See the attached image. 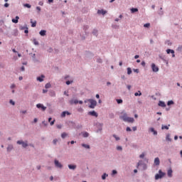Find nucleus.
Returning <instances> with one entry per match:
<instances>
[{
    "label": "nucleus",
    "mask_w": 182,
    "mask_h": 182,
    "mask_svg": "<svg viewBox=\"0 0 182 182\" xmlns=\"http://www.w3.org/2000/svg\"><path fill=\"white\" fill-rule=\"evenodd\" d=\"M114 174H117V171L116 170L112 171V175L114 176Z\"/></svg>",
    "instance_id": "44"
},
{
    "label": "nucleus",
    "mask_w": 182,
    "mask_h": 182,
    "mask_svg": "<svg viewBox=\"0 0 182 182\" xmlns=\"http://www.w3.org/2000/svg\"><path fill=\"white\" fill-rule=\"evenodd\" d=\"M53 2V0H48V4H52Z\"/></svg>",
    "instance_id": "63"
},
{
    "label": "nucleus",
    "mask_w": 182,
    "mask_h": 182,
    "mask_svg": "<svg viewBox=\"0 0 182 182\" xmlns=\"http://www.w3.org/2000/svg\"><path fill=\"white\" fill-rule=\"evenodd\" d=\"M50 96H51V97H55V96H56V93H55L54 91H52L50 93Z\"/></svg>",
    "instance_id": "21"
},
{
    "label": "nucleus",
    "mask_w": 182,
    "mask_h": 182,
    "mask_svg": "<svg viewBox=\"0 0 182 182\" xmlns=\"http://www.w3.org/2000/svg\"><path fill=\"white\" fill-rule=\"evenodd\" d=\"M21 70L23 72L25 70V67L24 66H22Z\"/></svg>",
    "instance_id": "60"
},
{
    "label": "nucleus",
    "mask_w": 182,
    "mask_h": 182,
    "mask_svg": "<svg viewBox=\"0 0 182 182\" xmlns=\"http://www.w3.org/2000/svg\"><path fill=\"white\" fill-rule=\"evenodd\" d=\"M17 144H21L22 147H24V149L28 147V142L27 141L25 142V141H22V140L17 141Z\"/></svg>",
    "instance_id": "4"
},
{
    "label": "nucleus",
    "mask_w": 182,
    "mask_h": 182,
    "mask_svg": "<svg viewBox=\"0 0 182 182\" xmlns=\"http://www.w3.org/2000/svg\"><path fill=\"white\" fill-rule=\"evenodd\" d=\"M45 77V75H41V77H37V80H38V82H43V78Z\"/></svg>",
    "instance_id": "15"
},
{
    "label": "nucleus",
    "mask_w": 182,
    "mask_h": 182,
    "mask_svg": "<svg viewBox=\"0 0 182 182\" xmlns=\"http://www.w3.org/2000/svg\"><path fill=\"white\" fill-rule=\"evenodd\" d=\"M117 150H122V146H117Z\"/></svg>",
    "instance_id": "55"
},
{
    "label": "nucleus",
    "mask_w": 182,
    "mask_h": 182,
    "mask_svg": "<svg viewBox=\"0 0 182 182\" xmlns=\"http://www.w3.org/2000/svg\"><path fill=\"white\" fill-rule=\"evenodd\" d=\"M141 65L142 66H146V62L142 61L141 63Z\"/></svg>",
    "instance_id": "46"
},
{
    "label": "nucleus",
    "mask_w": 182,
    "mask_h": 182,
    "mask_svg": "<svg viewBox=\"0 0 182 182\" xmlns=\"http://www.w3.org/2000/svg\"><path fill=\"white\" fill-rule=\"evenodd\" d=\"M150 132H151L155 136H156L157 132L154 130V128H150Z\"/></svg>",
    "instance_id": "18"
},
{
    "label": "nucleus",
    "mask_w": 182,
    "mask_h": 182,
    "mask_svg": "<svg viewBox=\"0 0 182 182\" xmlns=\"http://www.w3.org/2000/svg\"><path fill=\"white\" fill-rule=\"evenodd\" d=\"M128 90H130L132 89V86L131 85H127V86Z\"/></svg>",
    "instance_id": "51"
},
{
    "label": "nucleus",
    "mask_w": 182,
    "mask_h": 182,
    "mask_svg": "<svg viewBox=\"0 0 182 182\" xmlns=\"http://www.w3.org/2000/svg\"><path fill=\"white\" fill-rule=\"evenodd\" d=\"M151 69L153 72H159V67L157 65H156V64L152 63L151 65Z\"/></svg>",
    "instance_id": "5"
},
{
    "label": "nucleus",
    "mask_w": 182,
    "mask_h": 182,
    "mask_svg": "<svg viewBox=\"0 0 182 182\" xmlns=\"http://www.w3.org/2000/svg\"><path fill=\"white\" fill-rule=\"evenodd\" d=\"M54 163H55L56 167H58V168H62V167H63L62 164H60L59 162V161L55 160Z\"/></svg>",
    "instance_id": "7"
},
{
    "label": "nucleus",
    "mask_w": 182,
    "mask_h": 182,
    "mask_svg": "<svg viewBox=\"0 0 182 182\" xmlns=\"http://www.w3.org/2000/svg\"><path fill=\"white\" fill-rule=\"evenodd\" d=\"M121 119L127 123H134V118L127 117V114H124L123 116L121 117Z\"/></svg>",
    "instance_id": "1"
},
{
    "label": "nucleus",
    "mask_w": 182,
    "mask_h": 182,
    "mask_svg": "<svg viewBox=\"0 0 182 182\" xmlns=\"http://www.w3.org/2000/svg\"><path fill=\"white\" fill-rule=\"evenodd\" d=\"M98 14H102V15H106V11L105 10H98Z\"/></svg>",
    "instance_id": "20"
},
{
    "label": "nucleus",
    "mask_w": 182,
    "mask_h": 182,
    "mask_svg": "<svg viewBox=\"0 0 182 182\" xmlns=\"http://www.w3.org/2000/svg\"><path fill=\"white\" fill-rule=\"evenodd\" d=\"M134 96H141V92L138 91V92H135Z\"/></svg>",
    "instance_id": "26"
},
{
    "label": "nucleus",
    "mask_w": 182,
    "mask_h": 182,
    "mask_svg": "<svg viewBox=\"0 0 182 182\" xmlns=\"http://www.w3.org/2000/svg\"><path fill=\"white\" fill-rule=\"evenodd\" d=\"M166 140H167V141H171V138H170L169 135L166 136Z\"/></svg>",
    "instance_id": "35"
},
{
    "label": "nucleus",
    "mask_w": 182,
    "mask_h": 182,
    "mask_svg": "<svg viewBox=\"0 0 182 182\" xmlns=\"http://www.w3.org/2000/svg\"><path fill=\"white\" fill-rule=\"evenodd\" d=\"M92 33H93L94 35H96V34L97 33V31L94 30L93 32H92Z\"/></svg>",
    "instance_id": "52"
},
{
    "label": "nucleus",
    "mask_w": 182,
    "mask_h": 182,
    "mask_svg": "<svg viewBox=\"0 0 182 182\" xmlns=\"http://www.w3.org/2000/svg\"><path fill=\"white\" fill-rule=\"evenodd\" d=\"M117 102L120 105V103H123V100H117Z\"/></svg>",
    "instance_id": "37"
},
{
    "label": "nucleus",
    "mask_w": 182,
    "mask_h": 182,
    "mask_svg": "<svg viewBox=\"0 0 182 182\" xmlns=\"http://www.w3.org/2000/svg\"><path fill=\"white\" fill-rule=\"evenodd\" d=\"M18 19H19V16H16V18H13V19H12L13 23H18Z\"/></svg>",
    "instance_id": "12"
},
{
    "label": "nucleus",
    "mask_w": 182,
    "mask_h": 182,
    "mask_svg": "<svg viewBox=\"0 0 182 182\" xmlns=\"http://www.w3.org/2000/svg\"><path fill=\"white\" fill-rule=\"evenodd\" d=\"M159 106H160L161 107H166V103H164V102L163 101H159Z\"/></svg>",
    "instance_id": "13"
},
{
    "label": "nucleus",
    "mask_w": 182,
    "mask_h": 182,
    "mask_svg": "<svg viewBox=\"0 0 182 182\" xmlns=\"http://www.w3.org/2000/svg\"><path fill=\"white\" fill-rule=\"evenodd\" d=\"M106 177H107V174L104 173V174L102 176V180H106Z\"/></svg>",
    "instance_id": "31"
},
{
    "label": "nucleus",
    "mask_w": 182,
    "mask_h": 182,
    "mask_svg": "<svg viewBox=\"0 0 182 182\" xmlns=\"http://www.w3.org/2000/svg\"><path fill=\"white\" fill-rule=\"evenodd\" d=\"M139 55H136L134 56V59H139Z\"/></svg>",
    "instance_id": "58"
},
{
    "label": "nucleus",
    "mask_w": 182,
    "mask_h": 182,
    "mask_svg": "<svg viewBox=\"0 0 182 182\" xmlns=\"http://www.w3.org/2000/svg\"><path fill=\"white\" fill-rule=\"evenodd\" d=\"M154 164L155 166H160V159H159V157L155 158Z\"/></svg>",
    "instance_id": "10"
},
{
    "label": "nucleus",
    "mask_w": 182,
    "mask_h": 182,
    "mask_svg": "<svg viewBox=\"0 0 182 182\" xmlns=\"http://www.w3.org/2000/svg\"><path fill=\"white\" fill-rule=\"evenodd\" d=\"M132 131V129L130 127H127V132H131Z\"/></svg>",
    "instance_id": "48"
},
{
    "label": "nucleus",
    "mask_w": 182,
    "mask_h": 182,
    "mask_svg": "<svg viewBox=\"0 0 182 182\" xmlns=\"http://www.w3.org/2000/svg\"><path fill=\"white\" fill-rule=\"evenodd\" d=\"M113 137H114V139L117 141V140H120V138L119 136H117L116 135H113Z\"/></svg>",
    "instance_id": "39"
},
{
    "label": "nucleus",
    "mask_w": 182,
    "mask_h": 182,
    "mask_svg": "<svg viewBox=\"0 0 182 182\" xmlns=\"http://www.w3.org/2000/svg\"><path fill=\"white\" fill-rule=\"evenodd\" d=\"M57 129H62V125L60 124L57 125Z\"/></svg>",
    "instance_id": "49"
},
{
    "label": "nucleus",
    "mask_w": 182,
    "mask_h": 182,
    "mask_svg": "<svg viewBox=\"0 0 182 182\" xmlns=\"http://www.w3.org/2000/svg\"><path fill=\"white\" fill-rule=\"evenodd\" d=\"M66 85H70L71 83H73V80H68V81H66Z\"/></svg>",
    "instance_id": "33"
},
{
    "label": "nucleus",
    "mask_w": 182,
    "mask_h": 182,
    "mask_svg": "<svg viewBox=\"0 0 182 182\" xmlns=\"http://www.w3.org/2000/svg\"><path fill=\"white\" fill-rule=\"evenodd\" d=\"M53 144H56V143H58V139H53Z\"/></svg>",
    "instance_id": "40"
},
{
    "label": "nucleus",
    "mask_w": 182,
    "mask_h": 182,
    "mask_svg": "<svg viewBox=\"0 0 182 182\" xmlns=\"http://www.w3.org/2000/svg\"><path fill=\"white\" fill-rule=\"evenodd\" d=\"M36 9H37V11H38V12H41V7L37 6V7H36Z\"/></svg>",
    "instance_id": "53"
},
{
    "label": "nucleus",
    "mask_w": 182,
    "mask_h": 182,
    "mask_svg": "<svg viewBox=\"0 0 182 182\" xmlns=\"http://www.w3.org/2000/svg\"><path fill=\"white\" fill-rule=\"evenodd\" d=\"M95 97L97 99H100V95H99V94H97Z\"/></svg>",
    "instance_id": "54"
},
{
    "label": "nucleus",
    "mask_w": 182,
    "mask_h": 182,
    "mask_svg": "<svg viewBox=\"0 0 182 182\" xmlns=\"http://www.w3.org/2000/svg\"><path fill=\"white\" fill-rule=\"evenodd\" d=\"M168 176L169 177H172V176H173V170L169 169V170L168 171Z\"/></svg>",
    "instance_id": "17"
},
{
    "label": "nucleus",
    "mask_w": 182,
    "mask_h": 182,
    "mask_svg": "<svg viewBox=\"0 0 182 182\" xmlns=\"http://www.w3.org/2000/svg\"><path fill=\"white\" fill-rule=\"evenodd\" d=\"M33 43H34V45H39V42H38V41H36V39L33 40Z\"/></svg>",
    "instance_id": "38"
},
{
    "label": "nucleus",
    "mask_w": 182,
    "mask_h": 182,
    "mask_svg": "<svg viewBox=\"0 0 182 182\" xmlns=\"http://www.w3.org/2000/svg\"><path fill=\"white\" fill-rule=\"evenodd\" d=\"M79 103V100H70V105H77Z\"/></svg>",
    "instance_id": "11"
},
{
    "label": "nucleus",
    "mask_w": 182,
    "mask_h": 182,
    "mask_svg": "<svg viewBox=\"0 0 182 182\" xmlns=\"http://www.w3.org/2000/svg\"><path fill=\"white\" fill-rule=\"evenodd\" d=\"M4 6H5V8H8V6H9V4L6 3V4H4Z\"/></svg>",
    "instance_id": "50"
},
{
    "label": "nucleus",
    "mask_w": 182,
    "mask_h": 182,
    "mask_svg": "<svg viewBox=\"0 0 182 182\" xmlns=\"http://www.w3.org/2000/svg\"><path fill=\"white\" fill-rule=\"evenodd\" d=\"M10 103H11V105H12L13 106H15V102H14L12 100H10Z\"/></svg>",
    "instance_id": "43"
},
{
    "label": "nucleus",
    "mask_w": 182,
    "mask_h": 182,
    "mask_svg": "<svg viewBox=\"0 0 182 182\" xmlns=\"http://www.w3.org/2000/svg\"><path fill=\"white\" fill-rule=\"evenodd\" d=\"M78 103H79L80 105H83V101H78Z\"/></svg>",
    "instance_id": "61"
},
{
    "label": "nucleus",
    "mask_w": 182,
    "mask_h": 182,
    "mask_svg": "<svg viewBox=\"0 0 182 182\" xmlns=\"http://www.w3.org/2000/svg\"><path fill=\"white\" fill-rule=\"evenodd\" d=\"M144 28H150V23H147L144 25Z\"/></svg>",
    "instance_id": "32"
},
{
    "label": "nucleus",
    "mask_w": 182,
    "mask_h": 182,
    "mask_svg": "<svg viewBox=\"0 0 182 182\" xmlns=\"http://www.w3.org/2000/svg\"><path fill=\"white\" fill-rule=\"evenodd\" d=\"M82 147H85V149H90V146L85 144H82Z\"/></svg>",
    "instance_id": "23"
},
{
    "label": "nucleus",
    "mask_w": 182,
    "mask_h": 182,
    "mask_svg": "<svg viewBox=\"0 0 182 182\" xmlns=\"http://www.w3.org/2000/svg\"><path fill=\"white\" fill-rule=\"evenodd\" d=\"M11 89H14V87H15V85H11Z\"/></svg>",
    "instance_id": "64"
},
{
    "label": "nucleus",
    "mask_w": 182,
    "mask_h": 182,
    "mask_svg": "<svg viewBox=\"0 0 182 182\" xmlns=\"http://www.w3.org/2000/svg\"><path fill=\"white\" fill-rule=\"evenodd\" d=\"M87 101L90 103V105H89L90 109H95L97 105V102L95 100L89 99Z\"/></svg>",
    "instance_id": "2"
},
{
    "label": "nucleus",
    "mask_w": 182,
    "mask_h": 182,
    "mask_svg": "<svg viewBox=\"0 0 182 182\" xmlns=\"http://www.w3.org/2000/svg\"><path fill=\"white\" fill-rule=\"evenodd\" d=\"M31 26L32 28H35V26H36V21L34 23H32Z\"/></svg>",
    "instance_id": "42"
},
{
    "label": "nucleus",
    "mask_w": 182,
    "mask_h": 182,
    "mask_svg": "<svg viewBox=\"0 0 182 182\" xmlns=\"http://www.w3.org/2000/svg\"><path fill=\"white\" fill-rule=\"evenodd\" d=\"M29 31H28V28H26L25 31H24V33H28Z\"/></svg>",
    "instance_id": "56"
},
{
    "label": "nucleus",
    "mask_w": 182,
    "mask_h": 182,
    "mask_svg": "<svg viewBox=\"0 0 182 182\" xmlns=\"http://www.w3.org/2000/svg\"><path fill=\"white\" fill-rule=\"evenodd\" d=\"M144 153H142L140 156H139V157H140V159H144Z\"/></svg>",
    "instance_id": "41"
},
{
    "label": "nucleus",
    "mask_w": 182,
    "mask_h": 182,
    "mask_svg": "<svg viewBox=\"0 0 182 182\" xmlns=\"http://www.w3.org/2000/svg\"><path fill=\"white\" fill-rule=\"evenodd\" d=\"M7 150H8V151H9L10 150H12V146H9L7 148Z\"/></svg>",
    "instance_id": "45"
},
{
    "label": "nucleus",
    "mask_w": 182,
    "mask_h": 182,
    "mask_svg": "<svg viewBox=\"0 0 182 182\" xmlns=\"http://www.w3.org/2000/svg\"><path fill=\"white\" fill-rule=\"evenodd\" d=\"M51 85H50V83H47L46 85H45V87H46V89H49V88H50L51 87Z\"/></svg>",
    "instance_id": "24"
},
{
    "label": "nucleus",
    "mask_w": 182,
    "mask_h": 182,
    "mask_svg": "<svg viewBox=\"0 0 182 182\" xmlns=\"http://www.w3.org/2000/svg\"><path fill=\"white\" fill-rule=\"evenodd\" d=\"M43 93H48V90H43Z\"/></svg>",
    "instance_id": "57"
},
{
    "label": "nucleus",
    "mask_w": 182,
    "mask_h": 182,
    "mask_svg": "<svg viewBox=\"0 0 182 182\" xmlns=\"http://www.w3.org/2000/svg\"><path fill=\"white\" fill-rule=\"evenodd\" d=\"M138 11H139L138 9L132 8V9H131V11H132V14H134V12H137Z\"/></svg>",
    "instance_id": "22"
},
{
    "label": "nucleus",
    "mask_w": 182,
    "mask_h": 182,
    "mask_svg": "<svg viewBox=\"0 0 182 182\" xmlns=\"http://www.w3.org/2000/svg\"><path fill=\"white\" fill-rule=\"evenodd\" d=\"M36 107L38 109H41V110H43V112H45V110H46V107L43 106V105H42V104H37Z\"/></svg>",
    "instance_id": "6"
},
{
    "label": "nucleus",
    "mask_w": 182,
    "mask_h": 182,
    "mask_svg": "<svg viewBox=\"0 0 182 182\" xmlns=\"http://www.w3.org/2000/svg\"><path fill=\"white\" fill-rule=\"evenodd\" d=\"M162 130H168V127L166 126V125H162V127H161Z\"/></svg>",
    "instance_id": "28"
},
{
    "label": "nucleus",
    "mask_w": 182,
    "mask_h": 182,
    "mask_svg": "<svg viewBox=\"0 0 182 182\" xmlns=\"http://www.w3.org/2000/svg\"><path fill=\"white\" fill-rule=\"evenodd\" d=\"M39 34L41 35V36H45V35H46V31L45 30H41L39 33Z\"/></svg>",
    "instance_id": "14"
},
{
    "label": "nucleus",
    "mask_w": 182,
    "mask_h": 182,
    "mask_svg": "<svg viewBox=\"0 0 182 182\" xmlns=\"http://www.w3.org/2000/svg\"><path fill=\"white\" fill-rule=\"evenodd\" d=\"M88 114L90 116H94V117H97L98 114L97 112H96V111H91L88 112Z\"/></svg>",
    "instance_id": "8"
},
{
    "label": "nucleus",
    "mask_w": 182,
    "mask_h": 182,
    "mask_svg": "<svg viewBox=\"0 0 182 182\" xmlns=\"http://www.w3.org/2000/svg\"><path fill=\"white\" fill-rule=\"evenodd\" d=\"M97 62H98L99 63H102V59H98Z\"/></svg>",
    "instance_id": "62"
},
{
    "label": "nucleus",
    "mask_w": 182,
    "mask_h": 182,
    "mask_svg": "<svg viewBox=\"0 0 182 182\" xmlns=\"http://www.w3.org/2000/svg\"><path fill=\"white\" fill-rule=\"evenodd\" d=\"M83 137H89V133L87 132H83L82 133Z\"/></svg>",
    "instance_id": "25"
},
{
    "label": "nucleus",
    "mask_w": 182,
    "mask_h": 182,
    "mask_svg": "<svg viewBox=\"0 0 182 182\" xmlns=\"http://www.w3.org/2000/svg\"><path fill=\"white\" fill-rule=\"evenodd\" d=\"M50 120H52L51 117L48 119V122L50 123V126H53V124H55V119L53 120L52 122H50Z\"/></svg>",
    "instance_id": "19"
},
{
    "label": "nucleus",
    "mask_w": 182,
    "mask_h": 182,
    "mask_svg": "<svg viewBox=\"0 0 182 182\" xmlns=\"http://www.w3.org/2000/svg\"><path fill=\"white\" fill-rule=\"evenodd\" d=\"M166 176V173L161 171V170L159 171V173H156L155 176V179L159 180V178H163Z\"/></svg>",
    "instance_id": "3"
},
{
    "label": "nucleus",
    "mask_w": 182,
    "mask_h": 182,
    "mask_svg": "<svg viewBox=\"0 0 182 182\" xmlns=\"http://www.w3.org/2000/svg\"><path fill=\"white\" fill-rule=\"evenodd\" d=\"M166 53H172V58H176V55L174 54L173 50L171 49H167L166 50Z\"/></svg>",
    "instance_id": "9"
},
{
    "label": "nucleus",
    "mask_w": 182,
    "mask_h": 182,
    "mask_svg": "<svg viewBox=\"0 0 182 182\" xmlns=\"http://www.w3.org/2000/svg\"><path fill=\"white\" fill-rule=\"evenodd\" d=\"M68 168H70V170H75L76 165H68Z\"/></svg>",
    "instance_id": "16"
},
{
    "label": "nucleus",
    "mask_w": 182,
    "mask_h": 182,
    "mask_svg": "<svg viewBox=\"0 0 182 182\" xmlns=\"http://www.w3.org/2000/svg\"><path fill=\"white\" fill-rule=\"evenodd\" d=\"M66 116V111H64L61 114V117H65Z\"/></svg>",
    "instance_id": "34"
},
{
    "label": "nucleus",
    "mask_w": 182,
    "mask_h": 182,
    "mask_svg": "<svg viewBox=\"0 0 182 182\" xmlns=\"http://www.w3.org/2000/svg\"><path fill=\"white\" fill-rule=\"evenodd\" d=\"M127 74L128 75H132V68H127Z\"/></svg>",
    "instance_id": "29"
},
{
    "label": "nucleus",
    "mask_w": 182,
    "mask_h": 182,
    "mask_svg": "<svg viewBox=\"0 0 182 182\" xmlns=\"http://www.w3.org/2000/svg\"><path fill=\"white\" fill-rule=\"evenodd\" d=\"M65 114H68V116H70V112H68V111H65Z\"/></svg>",
    "instance_id": "59"
},
{
    "label": "nucleus",
    "mask_w": 182,
    "mask_h": 182,
    "mask_svg": "<svg viewBox=\"0 0 182 182\" xmlns=\"http://www.w3.org/2000/svg\"><path fill=\"white\" fill-rule=\"evenodd\" d=\"M66 136H68V134H66V132H63V133L61 134L62 139H65V137H66Z\"/></svg>",
    "instance_id": "27"
},
{
    "label": "nucleus",
    "mask_w": 182,
    "mask_h": 182,
    "mask_svg": "<svg viewBox=\"0 0 182 182\" xmlns=\"http://www.w3.org/2000/svg\"><path fill=\"white\" fill-rule=\"evenodd\" d=\"M167 105L168 106H171V105H174V102H173V100L168 101Z\"/></svg>",
    "instance_id": "30"
},
{
    "label": "nucleus",
    "mask_w": 182,
    "mask_h": 182,
    "mask_svg": "<svg viewBox=\"0 0 182 182\" xmlns=\"http://www.w3.org/2000/svg\"><path fill=\"white\" fill-rule=\"evenodd\" d=\"M132 129L134 132H136V130H137V127H133Z\"/></svg>",
    "instance_id": "47"
},
{
    "label": "nucleus",
    "mask_w": 182,
    "mask_h": 182,
    "mask_svg": "<svg viewBox=\"0 0 182 182\" xmlns=\"http://www.w3.org/2000/svg\"><path fill=\"white\" fill-rule=\"evenodd\" d=\"M23 6H25L26 8H31V5L29 4H23Z\"/></svg>",
    "instance_id": "36"
}]
</instances>
